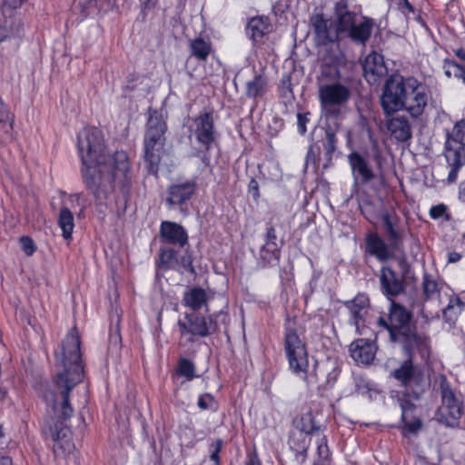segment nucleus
I'll use <instances>...</instances> for the list:
<instances>
[{"label":"nucleus","mask_w":465,"mask_h":465,"mask_svg":"<svg viewBox=\"0 0 465 465\" xmlns=\"http://www.w3.org/2000/svg\"><path fill=\"white\" fill-rule=\"evenodd\" d=\"M464 307L465 303L459 297L450 298L448 306L442 311L444 321L453 326Z\"/></svg>","instance_id":"nucleus-32"},{"label":"nucleus","mask_w":465,"mask_h":465,"mask_svg":"<svg viewBox=\"0 0 465 465\" xmlns=\"http://www.w3.org/2000/svg\"><path fill=\"white\" fill-rule=\"evenodd\" d=\"M297 428L306 434L313 432L316 429V426L313 422V418L311 413H306L301 417L300 420H296Z\"/></svg>","instance_id":"nucleus-41"},{"label":"nucleus","mask_w":465,"mask_h":465,"mask_svg":"<svg viewBox=\"0 0 465 465\" xmlns=\"http://www.w3.org/2000/svg\"><path fill=\"white\" fill-rule=\"evenodd\" d=\"M311 25L313 28L316 45H327L338 42L340 34L335 27V23L326 18L323 14L312 15Z\"/></svg>","instance_id":"nucleus-13"},{"label":"nucleus","mask_w":465,"mask_h":465,"mask_svg":"<svg viewBox=\"0 0 465 465\" xmlns=\"http://www.w3.org/2000/svg\"><path fill=\"white\" fill-rule=\"evenodd\" d=\"M167 124L162 114L150 111L144 134V163L148 172L153 175L158 173V166L165 144Z\"/></svg>","instance_id":"nucleus-5"},{"label":"nucleus","mask_w":465,"mask_h":465,"mask_svg":"<svg viewBox=\"0 0 465 465\" xmlns=\"http://www.w3.org/2000/svg\"><path fill=\"white\" fill-rule=\"evenodd\" d=\"M404 423V429L409 432L417 433L422 426V422L420 419H413V416H410L406 420H402Z\"/></svg>","instance_id":"nucleus-47"},{"label":"nucleus","mask_w":465,"mask_h":465,"mask_svg":"<svg viewBox=\"0 0 465 465\" xmlns=\"http://www.w3.org/2000/svg\"><path fill=\"white\" fill-rule=\"evenodd\" d=\"M178 263L176 252L172 248H161L156 265L159 269L169 270Z\"/></svg>","instance_id":"nucleus-37"},{"label":"nucleus","mask_w":465,"mask_h":465,"mask_svg":"<svg viewBox=\"0 0 465 465\" xmlns=\"http://www.w3.org/2000/svg\"><path fill=\"white\" fill-rule=\"evenodd\" d=\"M178 262L183 266V268L186 271H189L192 274H195V270L193 265V257L188 252L184 255H183L178 261Z\"/></svg>","instance_id":"nucleus-50"},{"label":"nucleus","mask_w":465,"mask_h":465,"mask_svg":"<svg viewBox=\"0 0 465 465\" xmlns=\"http://www.w3.org/2000/svg\"><path fill=\"white\" fill-rule=\"evenodd\" d=\"M348 162L351 169L354 186L367 184L376 178V174L367 159L360 153H351L348 155Z\"/></svg>","instance_id":"nucleus-16"},{"label":"nucleus","mask_w":465,"mask_h":465,"mask_svg":"<svg viewBox=\"0 0 465 465\" xmlns=\"http://www.w3.org/2000/svg\"><path fill=\"white\" fill-rule=\"evenodd\" d=\"M156 1L157 0H146L144 2V5H145L146 7L151 8V7H153L155 5Z\"/></svg>","instance_id":"nucleus-62"},{"label":"nucleus","mask_w":465,"mask_h":465,"mask_svg":"<svg viewBox=\"0 0 465 465\" xmlns=\"http://www.w3.org/2000/svg\"><path fill=\"white\" fill-rule=\"evenodd\" d=\"M0 465H13L11 458L3 456L0 458Z\"/></svg>","instance_id":"nucleus-61"},{"label":"nucleus","mask_w":465,"mask_h":465,"mask_svg":"<svg viewBox=\"0 0 465 465\" xmlns=\"http://www.w3.org/2000/svg\"><path fill=\"white\" fill-rule=\"evenodd\" d=\"M302 330L296 328L294 322H288L285 330V351L289 361L290 368L296 374L307 373L309 366L308 354L305 346Z\"/></svg>","instance_id":"nucleus-7"},{"label":"nucleus","mask_w":465,"mask_h":465,"mask_svg":"<svg viewBox=\"0 0 465 465\" xmlns=\"http://www.w3.org/2000/svg\"><path fill=\"white\" fill-rule=\"evenodd\" d=\"M380 272L381 291L386 297L391 299L404 292V280L391 267L382 266Z\"/></svg>","instance_id":"nucleus-17"},{"label":"nucleus","mask_w":465,"mask_h":465,"mask_svg":"<svg viewBox=\"0 0 465 465\" xmlns=\"http://www.w3.org/2000/svg\"><path fill=\"white\" fill-rule=\"evenodd\" d=\"M412 312L402 304L391 300L388 317H379L378 325L389 331L390 341L401 346L404 352L411 354L418 350L429 349V337L417 331Z\"/></svg>","instance_id":"nucleus-2"},{"label":"nucleus","mask_w":465,"mask_h":465,"mask_svg":"<svg viewBox=\"0 0 465 465\" xmlns=\"http://www.w3.org/2000/svg\"><path fill=\"white\" fill-rule=\"evenodd\" d=\"M193 125L192 134L200 144L201 152L203 153L202 156L203 163L208 165L209 158L206 155V152L212 148V145L216 141V131L213 113L206 112L201 114L193 119Z\"/></svg>","instance_id":"nucleus-10"},{"label":"nucleus","mask_w":465,"mask_h":465,"mask_svg":"<svg viewBox=\"0 0 465 465\" xmlns=\"http://www.w3.org/2000/svg\"><path fill=\"white\" fill-rule=\"evenodd\" d=\"M340 127L339 123H334V125H327L325 128V139L323 142L324 156L326 163L323 164V168H328L332 161V155L337 149L338 139L336 136L337 131Z\"/></svg>","instance_id":"nucleus-28"},{"label":"nucleus","mask_w":465,"mask_h":465,"mask_svg":"<svg viewBox=\"0 0 465 465\" xmlns=\"http://www.w3.org/2000/svg\"><path fill=\"white\" fill-rule=\"evenodd\" d=\"M338 58L336 56L324 58L321 65V76L328 81H335L340 77L338 68Z\"/></svg>","instance_id":"nucleus-35"},{"label":"nucleus","mask_w":465,"mask_h":465,"mask_svg":"<svg viewBox=\"0 0 465 465\" xmlns=\"http://www.w3.org/2000/svg\"><path fill=\"white\" fill-rule=\"evenodd\" d=\"M197 404L198 407L202 410L210 409L212 411H216L218 408L217 402L215 401L213 396L209 393L201 395Z\"/></svg>","instance_id":"nucleus-43"},{"label":"nucleus","mask_w":465,"mask_h":465,"mask_svg":"<svg viewBox=\"0 0 465 465\" xmlns=\"http://www.w3.org/2000/svg\"><path fill=\"white\" fill-rule=\"evenodd\" d=\"M194 364L191 361L182 359L179 361L178 373L180 375L186 377L188 380H192L194 377Z\"/></svg>","instance_id":"nucleus-42"},{"label":"nucleus","mask_w":465,"mask_h":465,"mask_svg":"<svg viewBox=\"0 0 465 465\" xmlns=\"http://www.w3.org/2000/svg\"><path fill=\"white\" fill-rule=\"evenodd\" d=\"M321 155V147L317 143L312 144L306 155V163L305 165L308 166L312 163L313 166H316L318 161L320 160Z\"/></svg>","instance_id":"nucleus-44"},{"label":"nucleus","mask_w":465,"mask_h":465,"mask_svg":"<svg viewBox=\"0 0 465 465\" xmlns=\"http://www.w3.org/2000/svg\"><path fill=\"white\" fill-rule=\"evenodd\" d=\"M21 248L27 256H31L35 251L34 241L27 236L20 238Z\"/></svg>","instance_id":"nucleus-48"},{"label":"nucleus","mask_w":465,"mask_h":465,"mask_svg":"<svg viewBox=\"0 0 465 465\" xmlns=\"http://www.w3.org/2000/svg\"><path fill=\"white\" fill-rule=\"evenodd\" d=\"M245 465H261L260 459L256 451L248 455Z\"/></svg>","instance_id":"nucleus-57"},{"label":"nucleus","mask_w":465,"mask_h":465,"mask_svg":"<svg viewBox=\"0 0 465 465\" xmlns=\"http://www.w3.org/2000/svg\"><path fill=\"white\" fill-rule=\"evenodd\" d=\"M259 77H256L254 81L249 82L247 84V94L249 96L256 97L259 94Z\"/></svg>","instance_id":"nucleus-53"},{"label":"nucleus","mask_w":465,"mask_h":465,"mask_svg":"<svg viewBox=\"0 0 465 465\" xmlns=\"http://www.w3.org/2000/svg\"><path fill=\"white\" fill-rule=\"evenodd\" d=\"M223 440H221V439H217L213 443H211V445L209 447V451H210V460L209 461L220 463L219 454L223 448Z\"/></svg>","instance_id":"nucleus-45"},{"label":"nucleus","mask_w":465,"mask_h":465,"mask_svg":"<svg viewBox=\"0 0 465 465\" xmlns=\"http://www.w3.org/2000/svg\"><path fill=\"white\" fill-rule=\"evenodd\" d=\"M276 372L273 370H268L266 371V378H267V384L263 391L266 392L267 396L270 398L273 397V391H272V381L275 377Z\"/></svg>","instance_id":"nucleus-51"},{"label":"nucleus","mask_w":465,"mask_h":465,"mask_svg":"<svg viewBox=\"0 0 465 465\" xmlns=\"http://www.w3.org/2000/svg\"><path fill=\"white\" fill-rule=\"evenodd\" d=\"M367 252L375 256L380 262H386L393 257V252L390 243L387 244L385 241L376 232L371 233L366 238Z\"/></svg>","instance_id":"nucleus-21"},{"label":"nucleus","mask_w":465,"mask_h":465,"mask_svg":"<svg viewBox=\"0 0 465 465\" xmlns=\"http://www.w3.org/2000/svg\"><path fill=\"white\" fill-rule=\"evenodd\" d=\"M399 401L402 411L401 420H406L412 415L415 405L410 400L406 399V396Z\"/></svg>","instance_id":"nucleus-46"},{"label":"nucleus","mask_w":465,"mask_h":465,"mask_svg":"<svg viewBox=\"0 0 465 465\" xmlns=\"http://www.w3.org/2000/svg\"><path fill=\"white\" fill-rule=\"evenodd\" d=\"M282 245V241L278 239L274 232L273 228H268L266 233V242L263 245V250L272 254L275 260H278L279 250Z\"/></svg>","instance_id":"nucleus-39"},{"label":"nucleus","mask_w":465,"mask_h":465,"mask_svg":"<svg viewBox=\"0 0 465 465\" xmlns=\"http://www.w3.org/2000/svg\"><path fill=\"white\" fill-rule=\"evenodd\" d=\"M405 353L408 356L407 360L402 361L392 371L391 375L404 387L403 396L412 400H419L427 386L424 372L420 367L415 365L412 361L414 351L411 354L409 352Z\"/></svg>","instance_id":"nucleus-6"},{"label":"nucleus","mask_w":465,"mask_h":465,"mask_svg":"<svg viewBox=\"0 0 465 465\" xmlns=\"http://www.w3.org/2000/svg\"><path fill=\"white\" fill-rule=\"evenodd\" d=\"M370 301L367 295L361 293L354 299L345 302L346 308L350 311L351 316V323L355 326L356 331L361 334V328L364 327V318L368 313Z\"/></svg>","instance_id":"nucleus-18"},{"label":"nucleus","mask_w":465,"mask_h":465,"mask_svg":"<svg viewBox=\"0 0 465 465\" xmlns=\"http://www.w3.org/2000/svg\"><path fill=\"white\" fill-rule=\"evenodd\" d=\"M459 199L465 203V183H461L460 185Z\"/></svg>","instance_id":"nucleus-60"},{"label":"nucleus","mask_w":465,"mask_h":465,"mask_svg":"<svg viewBox=\"0 0 465 465\" xmlns=\"http://www.w3.org/2000/svg\"><path fill=\"white\" fill-rule=\"evenodd\" d=\"M408 94L403 100L405 109L412 117L416 118L422 114L428 102L426 87L420 84L415 78H407Z\"/></svg>","instance_id":"nucleus-11"},{"label":"nucleus","mask_w":465,"mask_h":465,"mask_svg":"<svg viewBox=\"0 0 465 465\" xmlns=\"http://www.w3.org/2000/svg\"><path fill=\"white\" fill-rule=\"evenodd\" d=\"M196 183L193 181H187L180 184H173L169 187L166 202L169 205L183 204L194 193Z\"/></svg>","instance_id":"nucleus-24"},{"label":"nucleus","mask_w":465,"mask_h":465,"mask_svg":"<svg viewBox=\"0 0 465 465\" xmlns=\"http://www.w3.org/2000/svg\"><path fill=\"white\" fill-rule=\"evenodd\" d=\"M191 54L199 61H206L211 51V45L204 41L202 37H197L190 41Z\"/></svg>","instance_id":"nucleus-33"},{"label":"nucleus","mask_w":465,"mask_h":465,"mask_svg":"<svg viewBox=\"0 0 465 465\" xmlns=\"http://www.w3.org/2000/svg\"><path fill=\"white\" fill-rule=\"evenodd\" d=\"M21 26H22V25H21L20 21H17L15 32L14 30H12V32L10 33V35H15L18 34Z\"/></svg>","instance_id":"nucleus-63"},{"label":"nucleus","mask_w":465,"mask_h":465,"mask_svg":"<svg viewBox=\"0 0 465 465\" xmlns=\"http://www.w3.org/2000/svg\"><path fill=\"white\" fill-rule=\"evenodd\" d=\"M351 357L354 361L369 364L375 356V348L371 341L364 339H359L353 341L350 346Z\"/></svg>","instance_id":"nucleus-26"},{"label":"nucleus","mask_w":465,"mask_h":465,"mask_svg":"<svg viewBox=\"0 0 465 465\" xmlns=\"http://www.w3.org/2000/svg\"><path fill=\"white\" fill-rule=\"evenodd\" d=\"M408 91L407 78L400 74H392L387 78L381 97V104L386 115H391L402 109Z\"/></svg>","instance_id":"nucleus-8"},{"label":"nucleus","mask_w":465,"mask_h":465,"mask_svg":"<svg viewBox=\"0 0 465 465\" xmlns=\"http://www.w3.org/2000/svg\"><path fill=\"white\" fill-rule=\"evenodd\" d=\"M183 302L193 311H198L207 303L206 292L201 287H193L184 293Z\"/></svg>","instance_id":"nucleus-30"},{"label":"nucleus","mask_w":465,"mask_h":465,"mask_svg":"<svg viewBox=\"0 0 465 465\" xmlns=\"http://www.w3.org/2000/svg\"><path fill=\"white\" fill-rule=\"evenodd\" d=\"M461 255L458 252H450L449 253V262H457L460 260Z\"/></svg>","instance_id":"nucleus-59"},{"label":"nucleus","mask_w":465,"mask_h":465,"mask_svg":"<svg viewBox=\"0 0 465 465\" xmlns=\"http://www.w3.org/2000/svg\"><path fill=\"white\" fill-rule=\"evenodd\" d=\"M161 238L169 244L184 247L188 243V234L185 229L173 222H163L160 227Z\"/></svg>","instance_id":"nucleus-19"},{"label":"nucleus","mask_w":465,"mask_h":465,"mask_svg":"<svg viewBox=\"0 0 465 465\" xmlns=\"http://www.w3.org/2000/svg\"><path fill=\"white\" fill-rule=\"evenodd\" d=\"M249 194L252 195L254 201H258L260 193H259V183L256 180L252 179L249 183Z\"/></svg>","instance_id":"nucleus-55"},{"label":"nucleus","mask_w":465,"mask_h":465,"mask_svg":"<svg viewBox=\"0 0 465 465\" xmlns=\"http://www.w3.org/2000/svg\"><path fill=\"white\" fill-rule=\"evenodd\" d=\"M404 5L410 10V11H413V7L412 5L409 3L408 0H402Z\"/></svg>","instance_id":"nucleus-64"},{"label":"nucleus","mask_w":465,"mask_h":465,"mask_svg":"<svg viewBox=\"0 0 465 465\" xmlns=\"http://www.w3.org/2000/svg\"><path fill=\"white\" fill-rule=\"evenodd\" d=\"M21 0H5V5H7L11 8H17L21 5Z\"/></svg>","instance_id":"nucleus-58"},{"label":"nucleus","mask_w":465,"mask_h":465,"mask_svg":"<svg viewBox=\"0 0 465 465\" xmlns=\"http://www.w3.org/2000/svg\"><path fill=\"white\" fill-rule=\"evenodd\" d=\"M83 18L98 14L110 6V0H86V4H80Z\"/></svg>","instance_id":"nucleus-36"},{"label":"nucleus","mask_w":465,"mask_h":465,"mask_svg":"<svg viewBox=\"0 0 465 465\" xmlns=\"http://www.w3.org/2000/svg\"><path fill=\"white\" fill-rule=\"evenodd\" d=\"M387 128L391 135L398 142L405 143L412 137L411 125L404 116H395L389 119Z\"/></svg>","instance_id":"nucleus-25"},{"label":"nucleus","mask_w":465,"mask_h":465,"mask_svg":"<svg viewBox=\"0 0 465 465\" xmlns=\"http://www.w3.org/2000/svg\"><path fill=\"white\" fill-rule=\"evenodd\" d=\"M422 295L425 300L434 299L440 293L439 282L430 275L424 274L422 279Z\"/></svg>","instance_id":"nucleus-38"},{"label":"nucleus","mask_w":465,"mask_h":465,"mask_svg":"<svg viewBox=\"0 0 465 465\" xmlns=\"http://www.w3.org/2000/svg\"><path fill=\"white\" fill-rule=\"evenodd\" d=\"M444 149L465 154V118L458 121L447 133Z\"/></svg>","instance_id":"nucleus-23"},{"label":"nucleus","mask_w":465,"mask_h":465,"mask_svg":"<svg viewBox=\"0 0 465 465\" xmlns=\"http://www.w3.org/2000/svg\"><path fill=\"white\" fill-rule=\"evenodd\" d=\"M439 391L441 397V405L439 408L440 418L448 426L453 427L458 424L462 415V401L451 389L445 376L440 377Z\"/></svg>","instance_id":"nucleus-9"},{"label":"nucleus","mask_w":465,"mask_h":465,"mask_svg":"<svg viewBox=\"0 0 465 465\" xmlns=\"http://www.w3.org/2000/svg\"><path fill=\"white\" fill-rule=\"evenodd\" d=\"M350 89L339 83L323 84L319 88V98L324 109L332 105H341L350 99Z\"/></svg>","instance_id":"nucleus-15"},{"label":"nucleus","mask_w":465,"mask_h":465,"mask_svg":"<svg viewBox=\"0 0 465 465\" xmlns=\"http://www.w3.org/2000/svg\"><path fill=\"white\" fill-rule=\"evenodd\" d=\"M308 114H297V122H298V129L302 134H304L307 131L306 124L309 122V118L307 117Z\"/></svg>","instance_id":"nucleus-54"},{"label":"nucleus","mask_w":465,"mask_h":465,"mask_svg":"<svg viewBox=\"0 0 465 465\" xmlns=\"http://www.w3.org/2000/svg\"><path fill=\"white\" fill-rule=\"evenodd\" d=\"M455 54L459 57L462 62L465 63V50L464 49H457L455 50ZM444 73L447 77L454 76L456 78L461 79L463 84H465V66L463 64H458L454 60L445 59L443 62Z\"/></svg>","instance_id":"nucleus-29"},{"label":"nucleus","mask_w":465,"mask_h":465,"mask_svg":"<svg viewBox=\"0 0 465 465\" xmlns=\"http://www.w3.org/2000/svg\"><path fill=\"white\" fill-rule=\"evenodd\" d=\"M335 27L338 33L347 34V32L356 23V14L348 9V4L345 0H341L334 6Z\"/></svg>","instance_id":"nucleus-22"},{"label":"nucleus","mask_w":465,"mask_h":465,"mask_svg":"<svg viewBox=\"0 0 465 465\" xmlns=\"http://www.w3.org/2000/svg\"><path fill=\"white\" fill-rule=\"evenodd\" d=\"M447 207L444 204H438L432 206L430 210V215L433 219H439L441 216H445L447 221L450 220V214L446 213Z\"/></svg>","instance_id":"nucleus-49"},{"label":"nucleus","mask_w":465,"mask_h":465,"mask_svg":"<svg viewBox=\"0 0 465 465\" xmlns=\"http://www.w3.org/2000/svg\"><path fill=\"white\" fill-rule=\"evenodd\" d=\"M444 154L447 163L451 167L448 175V181L449 183H454L457 179L459 170L465 164V154L445 149Z\"/></svg>","instance_id":"nucleus-31"},{"label":"nucleus","mask_w":465,"mask_h":465,"mask_svg":"<svg viewBox=\"0 0 465 465\" xmlns=\"http://www.w3.org/2000/svg\"><path fill=\"white\" fill-rule=\"evenodd\" d=\"M382 228L390 242L392 251L403 253L404 232L401 226V219L395 212H384L381 215Z\"/></svg>","instance_id":"nucleus-14"},{"label":"nucleus","mask_w":465,"mask_h":465,"mask_svg":"<svg viewBox=\"0 0 465 465\" xmlns=\"http://www.w3.org/2000/svg\"><path fill=\"white\" fill-rule=\"evenodd\" d=\"M283 124L282 121L279 118H273L272 125L269 124V134L271 136L276 135L280 130L282 129Z\"/></svg>","instance_id":"nucleus-56"},{"label":"nucleus","mask_w":465,"mask_h":465,"mask_svg":"<svg viewBox=\"0 0 465 465\" xmlns=\"http://www.w3.org/2000/svg\"><path fill=\"white\" fill-rule=\"evenodd\" d=\"M130 168L124 173L116 169L114 162L104 161L102 164L94 163L83 164L82 176L87 190L96 201L102 203L114 190V182L122 183L124 193H127L130 185Z\"/></svg>","instance_id":"nucleus-3"},{"label":"nucleus","mask_w":465,"mask_h":465,"mask_svg":"<svg viewBox=\"0 0 465 465\" xmlns=\"http://www.w3.org/2000/svg\"><path fill=\"white\" fill-rule=\"evenodd\" d=\"M80 345V335L76 327H73L63 340L61 350L54 353L55 367L58 369L54 379V391L44 396L46 402L52 403L56 419L54 425L45 422L43 427L45 436L54 442V451L60 449L62 452H70L73 448L70 428L64 422L74 412L69 393L84 378Z\"/></svg>","instance_id":"nucleus-1"},{"label":"nucleus","mask_w":465,"mask_h":465,"mask_svg":"<svg viewBox=\"0 0 465 465\" xmlns=\"http://www.w3.org/2000/svg\"><path fill=\"white\" fill-rule=\"evenodd\" d=\"M58 224L63 232V237L66 240L70 239L72 237L74 223V215L67 207L61 208L58 216Z\"/></svg>","instance_id":"nucleus-34"},{"label":"nucleus","mask_w":465,"mask_h":465,"mask_svg":"<svg viewBox=\"0 0 465 465\" xmlns=\"http://www.w3.org/2000/svg\"><path fill=\"white\" fill-rule=\"evenodd\" d=\"M78 150L83 164L104 163V161L114 162L117 170L125 173L129 169V160L125 152L106 154L103 135L100 130L94 127L84 128L78 134Z\"/></svg>","instance_id":"nucleus-4"},{"label":"nucleus","mask_w":465,"mask_h":465,"mask_svg":"<svg viewBox=\"0 0 465 465\" xmlns=\"http://www.w3.org/2000/svg\"><path fill=\"white\" fill-rule=\"evenodd\" d=\"M373 25L371 18L363 17L362 21L359 24L355 23L346 35L352 42L365 45L371 37Z\"/></svg>","instance_id":"nucleus-27"},{"label":"nucleus","mask_w":465,"mask_h":465,"mask_svg":"<svg viewBox=\"0 0 465 465\" xmlns=\"http://www.w3.org/2000/svg\"><path fill=\"white\" fill-rule=\"evenodd\" d=\"M246 33L253 42H259L262 38V16H255L250 19Z\"/></svg>","instance_id":"nucleus-40"},{"label":"nucleus","mask_w":465,"mask_h":465,"mask_svg":"<svg viewBox=\"0 0 465 465\" xmlns=\"http://www.w3.org/2000/svg\"><path fill=\"white\" fill-rule=\"evenodd\" d=\"M185 320L178 322L181 335L192 334L194 336L207 337L216 332L218 324L212 317L205 318L196 313H186Z\"/></svg>","instance_id":"nucleus-12"},{"label":"nucleus","mask_w":465,"mask_h":465,"mask_svg":"<svg viewBox=\"0 0 465 465\" xmlns=\"http://www.w3.org/2000/svg\"><path fill=\"white\" fill-rule=\"evenodd\" d=\"M317 452L318 456L321 460H327L329 457V449L325 440V437H322L321 439V442L318 444L317 447Z\"/></svg>","instance_id":"nucleus-52"},{"label":"nucleus","mask_w":465,"mask_h":465,"mask_svg":"<svg viewBox=\"0 0 465 465\" xmlns=\"http://www.w3.org/2000/svg\"><path fill=\"white\" fill-rule=\"evenodd\" d=\"M362 70L369 83H376L381 76L387 73L383 56L376 52L368 54L362 64Z\"/></svg>","instance_id":"nucleus-20"}]
</instances>
